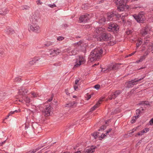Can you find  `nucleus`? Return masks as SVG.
<instances>
[{"mask_svg": "<svg viewBox=\"0 0 153 153\" xmlns=\"http://www.w3.org/2000/svg\"><path fill=\"white\" fill-rule=\"evenodd\" d=\"M102 99H103V98H102V99L100 100L97 103L91 108V111H93L95 110L96 108H97L100 105V102L103 101Z\"/></svg>", "mask_w": 153, "mask_h": 153, "instance_id": "obj_19", "label": "nucleus"}, {"mask_svg": "<svg viewBox=\"0 0 153 153\" xmlns=\"http://www.w3.org/2000/svg\"><path fill=\"white\" fill-rule=\"evenodd\" d=\"M133 16L136 21L139 23H143L145 19V17L142 14H139L137 15H133Z\"/></svg>", "mask_w": 153, "mask_h": 153, "instance_id": "obj_8", "label": "nucleus"}, {"mask_svg": "<svg viewBox=\"0 0 153 153\" xmlns=\"http://www.w3.org/2000/svg\"><path fill=\"white\" fill-rule=\"evenodd\" d=\"M53 96H52L51 97V98L48 100V102H50L51 101L53 100Z\"/></svg>", "mask_w": 153, "mask_h": 153, "instance_id": "obj_61", "label": "nucleus"}, {"mask_svg": "<svg viewBox=\"0 0 153 153\" xmlns=\"http://www.w3.org/2000/svg\"><path fill=\"white\" fill-rule=\"evenodd\" d=\"M105 29L104 28L102 27H98L97 28L95 32L97 34V36H99V35H100L103 32L105 31Z\"/></svg>", "mask_w": 153, "mask_h": 153, "instance_id": "obj_16", "label": "nucleus"}, {"mask_svg": "<svg viewBox=\"0 0 153 153\" xmlns=\"http://www.w3.org/2000/svg\"><path fill=\"white\" fill-rule=\"evenodd\" d=\"M84 60V59L83 56H79V59H76V64L74 65V68H76L79 67L81 65V63L83 62Z\"/></svg>", "mask_w": 153, "mask_h": 153, "instance_id": "obj_11", "label": "nucleus"}, {"mask_svg": "<svg viewBox=\"0 0 153 153\" xmlns=\"http://www.w3.org/2000/svg\"><path fill=\"white\" fill-rule=\"evenodd\" d=\"M136 52V51L132 53H131L130 54H129L128 55V56H127V57L130 56H132V55H134V53H135Z\"/></svg>", "mask_w": 153, "mask_h": 153, "instance_id": "obj_62", "label": "nucleus"}, {"mask_svg": "<svg viewBox=\"0 0 153 153\" xmlns=\"http://www.w3.org/2000/svg\"><path fill=\"white\" fill-rule=\"evenodd\" d=\"M137 117L136 116H135L133 117L132 118V120L131 121V123H134L136 121V120L137 119Z\"/></svg>", "mask_w": 153, "mask_h": 153, "instance_id": "obj_37", "label": "nucleus"}, {"mask_svg": "<svg viewBox=\"0 0 153 153\" xmlns=\"http://www.w3.org/2000/svg\"><path fill=\"white\" fill-rule=\"evenodd\" d=\"M97 39L100 41L109 40L111 39L110 34L104 31L99 36H97Z\"/></svg>", "mask_w": 153, "mask_h": 153, "instance_id": "obj_5", "label": "nucleus"}, {"mask_svg": "<svg viewBox=\"0 0 153 153\" xmlns=\"http://www.w3.org/2000/svg\"><path fill=\"white\" fill-rule=\"evenodd\" d=\"M53 42L49 41L47 42L46 44L44 45L45 47H49L53 45Z\"/></svg>", "mask_w": 153, "mask_h": 153, "instance_id": "obj_33", "label": "nucleus"}, {"mask_svg": "<svg viewBox=\"0 0 153 153\" xmlns=\"http://www.w3.org/2000/svg\"><path fill=\"white\" fill-rule=\"evenodd\" d=\"M106 19L104 17H102L99 19V22L100 23H103L105 22Z\"/></svg>", "mask_w": 153, "mask_h": 153, "instance_id": "obj_35", "label": "nucleus"}, {"mask_svg": "<svg viewBox=\"0 0 153 153\" xmlns=\"http://www.w3.org/2000/svg\"><path fill=\"white\" fill-rule=\"evenodd\" d=\"M105 127H106L105 126H102L100 127V129H98V131H103L105 129Z\"/></svg>", "mask_w": 153, "mask_h": 153, "instance_id": "obj_42", "label": "nucleus"}, {"mask_svg": "<svg viewBox=\"0 0 153 153\" xmlns=\"http://www.w3.org/2000/svg\"><path fill=\"white\" fill-rule=\"evenodd\" d=\"M4 52L1 49H0V56L2 57L4 55Z\"/></svg>", "mask_w": 153, "mask_h": 153, "instance_id": "obj_47", "label": "nucleus"}, {"mask_svg": "<svg viewBox=\"0 0 153 153\" xmlns=\"http://www.w3.org/2000/svg\"><path fill=\"white\" fill-rule=\"evenodd\" d=\"M42 57H35L33 59V60L34 61L35 63H36V62L38 61H41L40 60L41 59Z\"/></svg>", "mask_w": 153, "mask_h": 153, "instance_id": "obj_30", "label": "nucleus"}, {"mask_svg": "<svg viewBox=\"0 0 153 153\" xmlns=\"http://www.w3.org/2000/svg\"><path fill=\"white\" fill-rule=\"evenodd\" d=\"M62 27L64 28H66L68 26V24H63L62 25Z\"/></svg>", "mask_w": 153, "mask_h": 153, "instance_id": "obj_46", "label": "nucleus"}, {"mask_svg": "<svg viewBox=\"0 0 153 153\" xmlns=\"http://www.w3.org/2000/svg\"><path fill=\"white\" fill-rule=\"evenodd\" d=\"M145 76H143L140 79H135L126 82V83L127 85V87L130 88L133 87L134 85L137 84V82L143 79L145 77Z\"/></svg>", "mask_w": 153, "mask_h": 153, "instance_id": "obj_4", "label": "nucleus"}, {"mask_svg": "<svg viewBox=\"0 0 153 153\" xmlns=\"http://www.w3.org/2000/svg\"><path fill=\"white\" fill-rule=\"evenodd\" d=\"M121 64L115 63L114 64H113L114 68V70H116L120 68V65Z\"/></svg>", "mask_w": 153, "mask_h": 153, "instance_id": "obj_22", "label": "nucleus"}, {"mask_svg": "<svg viewBox=\"0 0 153 153\" xmlns=\"http://www.w3.org/2000/svg\"><path fill=\"white\" fill-rule=\"evenodd\" d=\"M100 133L98 132H94L91 134V135L93 136L95 139H97V137L99 138L100 136Z\"/></svg>", "mask_w": 153, "mask_h": 153, "instance_id": "obj_27", "label": "nucleus"}, {"mask_svg": "<svg viewBox=\"0 0 153 153\" xmlns=\"http://www.w3.org/2000/svg\"><path fill=\"white\" fill-rule=\"evenodd\" d=\"M82 42L81 41H79V42H77L76 43L74 44V47H76L78 46H80L81 47V49H83L82 48L83 47H85L82 46Z\"/></svg>", "mask_w": 153, "mask_h": 153, "instance_id": "obj_24", "label": "nucleus"}, {"mask_svg": "<svg viewBox=\"0 0 153 153\" xmlns=\"http://www.w3.org/2000/svg\"><path fill=\"white\" fill-rule=\"evenodd\" d=\"M107 70H108V71H110L112 70H114L113 64L109 65L108 66Z\"/></svg>", "mask_w": 153, "mask_h": 153, "instance_id": "obj_34", "label": "nucleus"}, {"mask_svg": "<svg viewBox=\"0 0 153 153\" xmlns=\"http://www.w3.org/2000/svg\"><path fill=\"white\" fill-rule=\"evenodd\" d=\"M111 130L112 129L110 128L108 129V130L106 131V132L105 134H102L100 136H100L99 137V140H101L102 139L104 138L105 136H106V135H107L110 132H111Z\"/></svg>", "mask_w": 153, "mask_h": 153, "instance_id": "obj_17", "label": "nucleus"}, {"mask_svg": "<svg viewBox=\"0 0 153 153\" xmlns=\"http://www.w3.org/2000/svg\"><path fill=\"white\" fill-rule=\"evenodd\" d=\"M75 104L74 102H70L69 103H66L65 105V106L66 107H71L73 106Z\"/></svg>", "mask_w": 153, "mask_h": 153, "instance_id": "obj_28", "label": "nucleus"}, {"mask_svg": "<svg viewBox=\"0 0 153 153\" xmlns=\"http://www.w3.org/2000/svg\"><path fill=\"white\" fill-rule=\"evenodd\" d=\"M15 112H18V111H17V110H15L14 111H11L10 112V113H9V115H11L12 114H13Z\"/></svg>", "mask_w": 153, "mask_h": 153, "instance_id": "obj_56", "label": "nucleus"}, {"mask_svg": "<svg viewBox=\"0 0 153 153\" xmlns=\"http://www.w3.org/2000/svg\"><path fill=\"white\" fill-rule=\"evenodd\" d=\"M104 0H100V1H97V3L98 4H101L103 2Z\"/></svg>", "mask_w": 153, "mask_h": 153, "instance_id": "obj_58", "label": "nucleus"}, {"mask_svg": "<svg viewBox=\"0 0 153 153\" xmlns=\"http://www.w3.org/2000/svg\"><path fill=\"white\" fill-rule=\"evenodd\" d=\"M89 14H87L80 16L79 18V22L85 23L89 19Z\"/></svg>", "mask_w": 153, "mask_h": 153, "instance_id": "obj_10", "label": "nucleus"}, {"mask_svg": "<svg viewBox=\"0 0 153 153\" xmlns=\"http://www.w3.org/2000/svg\"><path fill=\"white\" fill-rule=\"evenodd\" d=\"M22 99L23 100H19V101L23 102V101L25 102L26 103H29L30 102V98L27 96H24L22 97Z\"/></svg>", "mask_w": 153, "mask_h": 153, "instance_id": "obj_18", "label": "nucleus"}, {"mask_svg": "<svg viewBox=\"0 0 153 153\" xmlns=\"http://www.w3.org/2000/svg\"><path fill=\"white\" fill-rule=\"evenodd\" d=\"M149 124L150 125H153V118H152L149 122Z\"/></svg>", "mask_w": 153, "mask_h": 153, "instance_id": "obj_53", "label": "nucleus"}, {"mask_svg": "<svg viewBox=\"0 0 153 153\" xmlns=\"http://www.w3.org/2000/svg\"><path fill=\"white\" fill-rule=\"evenodd\" d=\"M48 6L52 8L56 7V5L54 4H48Z\"/></svg>", "mask_w": 153, "mask_h": 153, "instance_id": "obj_41", "label": "nucleus"}, {"mask_svg": "<svg viewBox=\"0 0 153 153\" xmlns=\"http://www.w3.org/2000/svg\"><path fill=\"white\" fill-rule=\"evenodd\" d=\"M85 97L86 98H87V100H88L90 99L91 98V95L90 94H88V93H87L86 94Z\"/></svg>", "mask_w": 153, "mask_h": 153, "instance_id": "obj_40", "label": "nucleus"}, {"mask_svg": "<svg viewBox=\"0 0 153 153\" xmlns=\"http://www.w3.org/2000/svg\"><path fill=\"white\" fill-rule=\"evenodd\" d=\"M102 53L103 51L101 48H98L95 49L90 53L89 57L90 61L92 62L94 60H97L100 58Z\"/></svg>", "mask_w": 153, "mask_h": 153, "instance_id": "obj_1", "label": "nucleus"}, {"mask_svg": "<svg viewBox=\"0 0 153 153\" xmlns=\"http://www.w3.org/2000/svg\"><path fill=\"white\" fill-rule=\"evenodd\" d=\"M139 105H150V104L148 101H142L140 103H139Z\"/></svg>", "mask_w": 153, "mask_h": 153, "instance_id": "obj_26", "label": "nucleus"}, {"mask_svg": "<svg viewBox=\"0 0 153 153\" xmlns=\"http://www.w3.org/2000/svg\"><path fill=\"white\" fill-rule=\"evenodd\" d=\"M21 81V79L19 77H16L14 79V82H19Z\"/></svg>", "mask_w": 153, "mask_h": 153, "instance_id": "obj_44", "label": "nucleus"}, {"mask_svg": "<svg viewBox=\"0 0 153 153\" xmlns=\"http://www.w3.org/2000/svg\"><path fill=\"white\" fill-rule=\"evenodd\" d=\"M77 88H78V87H77V85H75L74 86V90H76V89Z\"/></svg>", "mask_w": 153, "mask_h": 153, "instance_id": "obj_64", "label": "nucleus"}, {"mask_svg": "<svg viewBox=\"0 0 153 153\" xmlns=\"http://www.w3.org/2000/svg\"><path fill=\"white\" fill-rule=\"evenodd\" d=\"M119 29V27L116 23L111 22L108 24V27H107V30L109 31H116Z\"/></svg>", "mask_w": 153, "mask_h": 153, "instance_id": "obj_6", "label": "nucleus"}, {"mask_svg": "<svg viewBox=\"0 0 153 153\" xmlns=\"http://www.w3.org/2000/svg\"><path fill=\"white\" fill-rule=\"evenodd\" d=\"M8 12V11L6 9H3L0 10V14L4 15Z\"/></svg>", "mask_w": 153, "mask_h": 153, "instance_id": "obj_23", "label": "nucleus"}, {"mask_svg": "<svg viewBox=\"0 0 153 153\" xmlns=\"http://www.w3.org/2000/svg\"><path fill=\"white\" fill-rule=\"evenodd\" d=\"M64 39V38L62 36H59L58 37L57 40L59 41H61Z\"/></svg>", "mask_w": 153, "mask_h": 153, "instance_id": "obj_45", "label": "nucleus"}, {"mask_svg": "<svg viewBox=\"0 0 153 153\" xmlns=\"http://www.w3.org/2000/svg\"><path fill=\"white\" fill-rule=\"evenodd\" d=\"M28 91V90L24 88H22L19 90V95L24 97L25 96L24 95L27 94Z\"/></svg>", "mask_w": 153, "mask_h": 153, "instance_id": "obj_14", "label": "nucleus"}, {"mask_svg": "<svg viewBox=\"0 0 153 153\" xmlns=\"http://www.w3.org/2000/svg\"><path fill=\"white\" fill-rule=\"evenodd\" d=\"M82 48L83 49H81V47L80 46H78L77 47H75L71 52L69 53V54L71 56L75 55L77 54L80 51L85 52L86 48L85 47H83Z\"/></svg>", "mask_w": 153, "mask_h": 153, "instance_id": "obj_7", "label": "nucleus"}, {"mask_svg": "<svg viewBox=\"0 0 153 153\" xmlns=\"http://www.w3.org/2000/svg\"><path fill=\"white\" fill-rule=\"evenodd\" d=\"M136 114H137V118H138L139 117V114L141 112V110L139 109H137L136 110Z\"/></svg>", "mask_w": 153, "mask_h": 153, "instance_id": "obj_38", "label": "nucleus"}, {"mask_svg": "<svg viewBox=\"0 0 153 153\" xmlns=\"http://www.w3.org/2000/svg\"><path fill=\"white\" fill-rule=\"evenodd\" d=\"M6 31L7 33L9 34H13L14 32L13 29L9 27H7Z\"/></svg>", "mask_w": 153, "mask_h": 153, "instance_id": "obj_20", "label": "nucleus"}, {"mask_svg": "<svg viewBox=\"0 0 153 153\" xmlns=\"http://www.w3.org/2000/svg\"><path fill=\"white\" fill-rule=\"evenodd\" d=\"M100 86L99 84L96 85L94 86V88L97 90H98L100 88Z\"/></svg>", "mask_w": 153, "mask_h": 153, "instance_id": "obj_49", "label": "nucleus"}, {"mask_svg": "<svg viewBox=\"0 0 153 153\" xmlns=\"http://www.w3.org/2000/svg\"><path fill=\"white\" fill-rule=\"evenodd\" d=\"M61 64L60 62H59L56 63H55L54 64V65L55 66H57L58 65H60Z\"/></svg>", "mask_w": 153, "mask_h": 153, "instance_id": "obj_55", "label": "nucleus"}, {"mask_svg": "<svg viewBox=\"0 0 153 153\" xmlns=\"http://www.w3.org/2000/svg\"><path fill=\"white\" fill-rule=\"evenodd\" d=\"M121 93V91L120 90H117L115 91L113 94H111L108 97V98L110 100L112 99H114L118 95H120Z\"/></svg>", "mask_w": 153, "mask_h": 153, "instance_id": "obj_12", "label": "nucleus"}, {"mask_svg": "<svg viewBox=\"0 0 153 153\" xmlns=\"http://www.w3.org/2000/svg\"><path fill=\"white\" fill-rule=\"evenodd\" d=\"M50 55H53V56H54V55L55 54V52H53V50H50Z\"/></svg>", "mask_w": 153, "mask_h": 153, "instance_id": "obj_54", "label": "nucleus"}, {"mask_svg": "<svg viewBox=\"0 0 153 153\" xmlns=\"http://www.w3.org/2000/svg\"><path fill=\"white\" fill-rule=\"evenodd\" d=\"M142 40L141 39H138L137 40V42L136 44V48H138L142 44Z\"/></svg>", "mask_w": 153, "mask_h": 153, "instance_id": "obj_29", "label": "nucleus"}, {"mask_svg": "<svg viewBox=\"0 0 153 153\" xmlns=\"http://www.w3.org/2000/svg\"><path fill=\"white\" fill-rule=\"evenodd\" d=\"M31 94L33 96V97H37L38 96V94H36L34 92H32L31 93Z\"/></svg>", "mask_w": 153, "mask_h": 153, "instance_id": "obj_52", "label": "nucleus"}, {"mask_svg": "<svg viewBox=\"0 0 153 153\" xmlns=\"http://www.w3.org/2000/svg\"><path fill=\"white\" fill-rule=\"evenodd\" d=\"M96 147L92 146L90 147H87L83 151V153H92L94 152Z\"/></svg>", "mask_w": 153, "mask_h": 153, "instance_id": "obj_9", "label": "nucleus"}, {"mask_svg": "<svg viewBox=\"0 0 153 153\" xmlns=\"http://www.w3.org/2000/svg\"><path fill=\"white\" fill-rule=\"evenodd\" d=\"M35 63L33 60L29 62V64L30 65H32Z\"/></svg>", "mask_w": 153, "mask_h": 153, "instance_id": "obj_48", "label": "nucleus"}, {"mask_svg": "<svg viewBox=\"0 0 153 153\" xmlns=\"http://www.w3.org/2000/svg\"><path fill=\"white\" fill-rule=\"evenodd\" d=\"M115 16L117 18H119L120 17H122V14L121 15H120L119 14H116L115 13Z\"/></svg>", "mask_w": 153, "mask_h": 153, "instance_id": "obj_50", "label": "nucleus"}, {"mask_svg": "<svg viewBox=\"0 0 153 153\" xmlns=\"http://www.w3.org/2000/svg\"><path fill=\"white\" fill-rule=\"evenodd\" d=\"M115 16V13L114 12L110 13L108 14L107 19L108 20H112L113 19L112 17Z\"/></svg>", "mask_w": 153, "mask_h": 153, "instance_id": "obj_21", "label": "nucleus"}, {"mask_svg": "<svg viewBox=\"0 0 153 153\" xmlns=\"http://www.w3.org/2000/svg\"><path fill=\"white\" fill-rule=\"evenodd\" d=\"M127 16V15H124L123 14V13H122V17L121 19L123 20V22L124 23H125L126 22V21L124 20V17H126Z\"/></svg>", "mask_w": 153, "mask_h": 153, "instance_id": "obj_39", "label": "nucleus"}, {"mask_svg": "<svg viewBox=\"0 0 153 153\" xmlns=\"http://www.w3.org/2000/svg\"><path fill=\"white\" fill-rule=\"evenodd\" d=\"M65 92L67 95H69L70 94V93L68 91L67 89L65 90Z\"/></svg>", "mask_w": 153, "mask_h": 153, "instance_id": "obj_59", "label": "nucleus"}, {"mask_svg": "<svg viewBox=\"0 0 153 153\" xmlns=\"http://www.w3.org/2000/svg\"><path fill=\"white\" fill-rule=\"evenodd\" d=\"M149 51H146L145 52L144 54L145 55V56L148 55L149 54Z\"/></svg>", "mask_w": 153, "mask_h": 153, "instance_id": "obj_57", "label": "nucleus"}, {"mask_svg": "<svg viewBox=\"0 0 153 153\" xmlns=\"http://www.w3.org/2000/svg\"><path fill=\"white\" fill-rule=\"evenodd\" d=\"M39 16L36 14L33 15L30 18V21L32 24L36 23L35 22H37L39 19Z\"/></svg>", "mask_w": 153, "mask_h": 153, "instance_id": "obj_13", "label": "nucleus"}, {"mask_svg": "<svg viewBox=\"0 0 153 153\" xmlns=\"http://www.w3.org/2000/svg\"><path fill=\"white\" fill-rule=\"evenodd\" d=\"M51 111V107L49 106L46 107L44 110L43 114L45 116H49Z\"/></svg>", "mask_w": 153, "mask_h": 153, "instance_id": "obj_15", "label": "nucleus"}, {"mask_svg": "<svg viewBox=\"0 0 153 153\" xmlns=\"http://www.w3.org/2000/svg\"><path fill=\"white\" fill-rule=\"evenodd\" d=\"M79 80L78 79H76L75 80V85H77L78 83L79 82Z\"/></svg>", "mask_w": 153, "mask_h": 153, "instance_id": "obj_63", "label": "nucleus"}, {"mask_svg": "<svg viewBox=\"0 0 153 153\" xmlns=\"http://www.w3.org/2000/svg\"><path fill=\"white\" fill-rule=\"evenodd\" d=\"M148 30L147 28L145 27L144 29L142 31L141 33L143 36H144L148 33Z\"/></svg>", "mask_w": 153, "mask_h": 153, "instance_id": "obj_25", "label": "nucleus"}, {"mask_svg": "<svg viewBox=\"0 0 153 153\" xmlns=\"http://www.w3.org/2000/svg\"><path fill=\"white\" fill-rule=\"evenodd\" d=\"M126 0H115L114 3L118 5L117 9L120 11H123L124 10L126 3L125 1Z\"/></svg>", "mask_w": 153, "mask_h": 153, "instance_id": "obj_3", "label": "nucleus"}, {"mask_svg": "<svg viewBox=\"0 0 153 153\" xmlns=\"http://www.w3.org/2000/svg\"><path fill=\"white\" fill-rule=\"evenodd\" d=\"M146 58V56L145 55H144L143 56H141L140 59L136 61V62L137 63H138L139 62H142L143 61V60L145 59Z\"/></svg>", "mask_w": 153, "mask_h": 153, "instance_id": "obj_31", "label": "nucleus"}, {"mask_svg": "<svg viewBox=\"0 0 153 153\" xmlns=\"http://www.w3.org/2000/svg\"><path fill=\"white\" fill-rule=\"evenodd\" d=\"M136 129L135 128H133V129L132 130L131 132L130 133V134H132L135 131H136Z\"/></svg>", "mask_w": 153, "mask_h": 153, "instance_id": "obj_60", "label": "nucleus"}, {"mask_svg": "<svg viewBox=\"0 0 153 153\" xmlns=\"http://www.w3.org/2000/svg\"><path fill=\"white\" fill-rule=\"evenodd\" d=\"M29 7L27 5L22 6L21 7V9L22 10H28Z\"/></svg>", "mask_w": 153, "mask_h": 153, "instance_id": "obj_36", "label": "nucleus"}, {"mask_svg": "<svg viewBox=\"0 0 153 153\" xmlns=\"http://www.w3.org/2000/svg\"><path fill=\"white\" fill-rule=\"evenodd\" d=\"M28 29L29 31L38 33L41 32L40 26L36 23L29 24L28 26Z\"/></svg>", "mask_w": 153, "mask_h": 153, "instance_id": "obj_2", "label": "nucleus"}, {"mask_svg": "<svg viewBox=\"0 0 153 153\" xmlns=\"http://www.w3.org/2000/svg\"><path fill=\"white\" fill-rule=\"evenodd\" d=\"M147 43V42H144V43L142 45V46L141 47V48H142L141 51H144L145 50V47L144 46V45L145 44H146V43Z\"/></svg>", "mask_w": 153, "mask_h": 153, "instance_id": "obj_43", "label": "nucleus"}, {"mask_svg": "<svg viewBox=\"0 0 153 153\" xmlns=\"http://www.w3.org/2000/svg\"><path fill=\"white\" fill-rule=\"evenodd\" d=\"M132 31L130 30H128L126 32V34L128 35L132 33Z\"/></svg>", "mask_w": 153, "mask_h": 153, "instance_id": "obj_51", "label": "nucleus"}, {"mask_svg": "<svg viewBox=\"0 0 153 153\" xmlns=\"http://www.w3.org/2000/svg\"><path fill=\"white\" fill-rule=\"evenodd\" d=\"M53 52H55V54L54 55V56L58 55L61 52V51L58 49H57L56 50H53Z\"/></svg>", "mask_w": 153, "mask_h": 153, "instance_id": "obj_32", "label": "nucleus"}]
</instances>
